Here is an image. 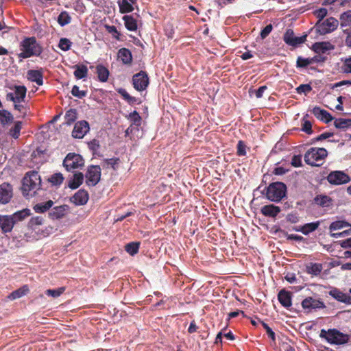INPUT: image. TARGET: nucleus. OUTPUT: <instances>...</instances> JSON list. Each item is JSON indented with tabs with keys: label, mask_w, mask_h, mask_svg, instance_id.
<instances>
[{
	"label": "nucleus",
	"mask_w": 351,
	"mask_h": 351,
	"mask_svg": "<svg viewBox=\"0 0 351 351\" xmlns=\"http://www.w3.org/2000/svg\"><path fill=\"white\" fill-rule=\"evenodd\" d=\"M41 179L36 171L27 172L22 180L21 191L25 197H33L40 188Z\"/></svg>",
	"instance_id": "nucleus-1"
},
{
	"label": "nucleus",
	"mask_w": 351,
	"mask_h": 351,
	"mask_svg": "<svg viewBox=\"0 0 351 351\" xmlns=\"http://www.w3.org/2000/svg\"><path fill=\"white\" fill-rule=\"evenodd\" d=\"M20 49L21 52L18 54V57L21 60L32 56H40L43 51L42 46L37 43L34 36L25 38L20 43Z\"/></svg>",
	"instance_id": "nucleus-2"
},
{
	"label": "nucleus",
	"mask_w": 351,
	"mask_h": 351,
	"mask_svg": "<svg viewBox=\"0 0 351 351\" xmlns=\"http://www.w3.org/2000/svg\"><path fill=\"white\" fill-rule=\"evenodd\" d=\"M287 186L281 182H275L269 184L263 191L266 198L276 203L280 202L287 194Z\"/></svg>",
	"instance_id": "nucleus-3"
},
{
	"label": "nucleus",
	"mask_w": 351,
	"mask_h": 351,
	"mask_svg": "<svg viewBox=\"0 0 351 351\" xmlns=\"http://www.w3.org/2000/svg\"><path fill=\"white\" fill-rule=\"evenodd\" d=\"M319 337L326 339L329 343L335 345L345 344L350 339L348 335L344 334L335 328L328 329V330L322 329Z\"/></svg>",
	"instance_id": "nucleus-4"
},
{
	"label": "nucleus",
	"mask_w": 351,
	"mask_h": 351,
	"mask_svg": "<svg viewBox=\"0 0 351 351\" xmlns=\"http://www.w3.org/2000/svg\"><path fill=\"white\" fill-rule=\"evenodd\" d=\"M339 25V21L333 17H330L324 21H317L314 28L320 35H325L335 31Z\"/></svg>",
	"instance_id": "nucleus-5"
},
{
	"label": "nucleus",
	"mask_w": 351,
	"mask_h": 351,
	"mask_svg": "<svg viewBox=\"0 0 351 351\" xmlns=\"http://www.w3.org/2000/svg\"><path fill=\"white\" fill-rule=\"evenodd\" d=\"M301 305L302 308L307 313L326 308L324 302L320 298H316L311 296L304 298L302 301Z\"/></svg>",
	"instance_id": "nucleus-6"
},
{
	"label": "nucleus",
	"mask_w": 351,
	"mask_h": 351,
	"mask_svg": "<svg viewBox=\"0 0 351 351\" xmlns=\"http://www.w3.org/2000/svg\"><path fill=\"white\" fill-rule=\"evenodd\" d=\"M149 84V79L147 73L144 71L134 74L132 77L133 87L137 91H143L145 90Z\"/></svg>",
	"instance_id": "nucleus-7"
},
{
	"label": "nucleus",
	"mask_w": 351,
	"mask_h": 351,
	"mask_svg": "<svg viewBox=\"0 0 351 351\" xmlns=\"http://www.w3.org/2000/svg\"><path fill=\"white\" fill-rule=\"evenodd\" d=\"M85 177L88 186H95L101 179V168L99 165H90L88 167Z\"/></svg>",
	"instance_id": "nucleus-8"
},
{
	"label": "nucleus",
	"mask_w": 351,
	"mask_h": 351,
	"mask_svg": "<svg viewBox=\"0 0 351 351\" xmlns=\"http://www.w3.org/2000/svg\"><path fill=\"white\" fill-rule=\"evenodd\" d=\"M306 34L300 37L295 36L293 30L291 29H288L284 34L283 40L287 45L289 46L297 47L305 43L306 40Z\"/></svg>",
	"instance_id": "nucleus-9"
},
{
	"label": "nucleus",
	"mask_w": 351,
	"mask_h": 351,
	"mask_svg": "<svg viewBox=\"0 0 351 351\" xmlns=\"http://www.w3.org/2000/svg\"><path fill=\"white\" fill-rule=\"evenodd\" d=\"M84 160L82 155H66L63 165L67 171H71L84 165Z\"/></svg>",
	"instance_id": "nucleus-10"
},
{
	"label": "nucleus",
	"mask_w": 351,
	"mask_h": 351,
	"mask_svg": "<svg viewBox=\"0 0 351 351\" xmlns=\"http://www.w3.org/2000/svg\"><path fill=\"white\" fill-rule=\"evenodd\" d=\"M327 180L332 184L340 185L349 182L350 181V178L343 171H335L328 174L327 176Z\"/></svg>",
	"instance_id": "nucleus-11"
},
{
	"label": "nucleus",
	"mask_w": 351,
	"mask_h": 351,
	"mask_svg": "<svg viewBox=\"0 0 351 351\" xmlns=\"http://www.w3.org/2000/svg\"><path fill=\"white\" fill-rule=\"evenodd\" d=\"M70 212V207L66 204L51 208L48 213L49 217L52 220L61 219Z\"/></svg>",
	"instance_id": "nucleus-12"
},
{
	"label": "nucleus",
	"mask_w": 351,
	"mask_h": 351,
	"mask_svg": "<svg viewBox=\"0 0 351 351\" xmlns=\"http://www.w3.org/2000/svg\"><path fill=\"white\" fill-rule=\"evenodd\" d=\"M26 92L27 88L25 86H15L14 93H8L6 95V99L14 103H21L24 101Z\"/></svg>",
	"instance_id": "nucleus-13"
},
{
	"label": "nucleus",
	"mask_w": 351,
	"mask_h": 351,
	"mask_svg": "<svg viewBox=\"0 0 351 351\" xmlns=\"http://www.w3.org/2000/svg\"><path fill=\"white\" fill-rule=\"evenodd\" d=\"M89 124L86 121H77L72 131V136L75 138H82L89 131Z\"/></svg>",
	"instance_id": "nucleus-14"
},
{
	"label": "nucleus",
	"mask_w": 351,
	"mask_h": 351,
	"mask_svg": "<svg viewBox=\"0 0 351 351\" xmlns=\"http://www.w3.org/2000/svg\"><path fill=\"white\" fill-rule=\"evenodd\" d=\"M12 186L7 182L0 185V204H8L12 197Z\"/></svg>",
	"instance_id": "nucleus-15"
},
{
	"label": "nucleus",
	"mask_w": 351,
	"mask_h": 351,
	"mask_svg": "<svg viewBox=\"0 0 351 351\" xmlns=\"http://www.w3.org/2000/svg\"><path fill=\"white\" fill-rule=\"evenodd\" d=\"M329 295L338 302L351 304V295L349 293H345L337 288H332L329 291Z\"/></svg>",
	"instance_id": "nucleus-16"
},
{
	"label": "nucleus",
	"mask_w": 351,
	"mask_h": 351,
	"mask_svg": "<svg viewBox=\"0 0 351 351\" xmlns=\"http://www.w3.org/2000/svg\"><path fill=\"white\" fill-rule=\"evenodd\" d=\"M14 225V221L11 215H0V228L3 233L10 232Z\"/></svg>",
	"instance_id": "nucleus-17"
},
{
	"label": "nucleus",
	"mask_w": 351,
	"mask_h": 351,
	"mask_svg": "<svg viewBox=\"0 0 351 351\" xmlns=\"http://www.w3.org/2000/svg\"><path fill=\"white\" fill-rule=\"evenodd\" d=\"M27 78L28 80L36 83L37 85L42 86L43 84V69L27 71Z\"/></svg>",
	"instance_id": "nucleus-18"
},
{
	"label": "nucleus",
	"mask_w": 351,
	"mask_h": 351,
	"mask_svg": "<svg viewBox=\"0 0 351 351\" xmlns=\"http://www.w3.org/2000/svg\"><path fill=\"white\" fill-rule=\"evenodd\" d=\"M88 198V193L84 189H80L71 197L70 200L75 205H84L87 203Z\"/></svg>",
	"instance_id": "nucleus-19"
},
{
	"label": "nucleus",
	"mask_w": 351,
	"mask_h": 351,
	"mask_svg": "<svg viewBox=\"0 0 351 351\" xmlns=\"http://www.w3.org/2000/svg\"><path fill=\"white\" fill-rule=\"evenodd\" d=\"M312 112L317 119L325 122L326 123L330 122L334 119L328 111L322 109L318 106H315L312 110Z\"/></svg>",
	"instance_id": "nucleus-20"
},
{
	"label": "nucleus",
	"mask_w": 351,
	"mask_h": 351,
	"mask_svg": "<svg viewBox=\"0 0 351 351\" xmlns=\"http://www.w3.org/2000/svg\"><path fill=\"white\" fill-rule=\"evenodd\" d=\"M278 300L283 307L289 308L292 304L291 293L285 289H282L278 292Z\"/></svg>",
	"instance_id": "nucleus-21"
},
{
	"label": "nucleus",
	"mask_w": 351,
	"mask_h": 351,
	"mask_svg": "<svg viewBox=\"0 0 351 351\" xmlns=\"http://www.w3.org/2000/svg\"><path fill=\"white\" fill-rule=\"evenodd\" d=\"M280 211V208L274 204L265 205L261 209V212L264 216L274 218L276 217Z\"/></svg>",
	"instance_id": "nucleus-22"
},
{
	"label": "nucleus",
	"mask_w": 351,
	"mask_h": 351,
	"mask_svg": "<svg viewBox=\"0 0 351 351\" xmlns=\"http://www.w3.org/2000/svg\"><path fill=\"white\" fill-rule=\"evenodd\" d=\"M311 49L316 53L321 54L334 49V46L329 42H316L312 45Z\"/></svg>",
	"instance_id": "nucleus-23"
},
{
	"label": "nucleus",
	"mask_w": 351,
	"mask_h": 351,
	"mask_svg": "<svg viewBox=\"0 0 351 351\" xmlns=\"http://www.w3.org/2000/svg\"><path fill=\"white\" fill-rule=\"evenodd\" d=\"M320 225V221H317L315 222L311 223H305L304 226L295 228L294 230L297 232H301L304 235H308L311 232H314L315 230L318 228V227Z\"/></svg>",
	"instance_id": "nucleus-24"
},
{
	"label": "nucleus",
	"mask_w": 351,
	"mask_h": 351,
	"mask_svg": "<svg viewBox=\"0 0 351 351\" xmlns=\"http://www.w3.org/2000/svg\"><path fill=\"white\" fill-rule=\"evenodd\" d=\"M118 58L124 64H131L132 62V55L131 51L127 48H121L117 53Z\"/></svg>",
	"instance_id": "nucleus-25"
},
{
	"label": "nucleus",
	"mask_w": 351,
	"mask_h": 351,
	"mask_svg": "<svg viewBox=\"0 0 351 351\" xmlns=\"http://www.w3.org/2000/svg\"><path fill=\"white\" fill-rule=\"evenodd\" d=\"M332 199L326 195H317L313 199V203L320 207H329L332 204Z\"/></svg>",
	"instance_id": "nucleus-26"
},
{
	"label": "nucleus",
	"mask_w": 351,
	"mask_h": 351,
	"mask_svg": "<svg viewBox=\"0 0 351 351\" xmlns=\"http://www.w3.org/2000/svg\"><path fill=\"white\" fill-rule=\"evenodd\" d=\"M117 93L126 101L130 105L140 104L142 101L139 98L131 96L125 89L119 88L117 89Z\"/></svg>",
	"instance_id": "nucleus-27"
},
{
	"label": "nucleus",
	"mask_w": 351,
	"mask_h": 351,
	"mask_svg": "<svg viewBox=\"0 0 351 351\" xmlns=\"http://www.w3.org/2000/svg\"><path fill=\"white\" fill-rule=\"evenodd\" d=\"M124 21L125 28L132 32H135L138 29V23L136 19L132 15H124L122 18Z\"/></svg>",
	"instance_id": "nucleus-28"
},
{
	"label": "nucleus",
	"mask_w": 351,
	"mask_h": 351,
	"mask_svg": "<svg viewBox=\"0 0 351 351\" xmlns=\"http://www.w3.org/2000/svg\"><path fill=\"white\" fill-rule=\"evenodd\" d=\"M96 73L97 74L98 80L100 82H106L108 81L110 73L106 66H103L102 64L97 65Z\"/></svg>",
	"instance_id": "nucleus-29"
},
{
	"label": "nucleus",
	"mask_w": 351,
	"mask_h": 351,
	"mask_svg": "<svg viewBox=\"0 0 351 351\" xmlns=\"http://www.w3.org/2000/svg\"><path fill=\"white\" fill-rule=\"evenodd\" d=\"M54 202L52 200H48L46 202L36 204L34 206V210L37 213H44L47 210H50Z\"/></svg>",
	"instance_id": "nucleus-30"
},
{
	"label": "nucleus",
	"mask_w": 351,
	"mask_h": 351,
	"mask_svg": "<svg viewBox=\"0 0 351 351\" xmlns=\"http://www.w3.org/2000/svg\"><path fill=\"white\" fill-rule=\"evenodd\" d=\"M84 175L82 173H75L73 179L69 180L68 186L71 189H77L83 182Z\"/></svg>",
	"instance_id": "nucleus-31"
},
{
	"label": "nucleus",
	"mask_w": 351,
	"mask_h": 351,
	"mask_svg": "<svg viewBox=\"0 0 351 351\" xmlns=\"http://www.w3.org/2000/svg\"><path fill=\"white\" fill-rule=\"evenodd\" d=\"M30 215V210L28 208H25L21 210L15 212L13 215H11V217H13V220L14 221L15 224H16L18 222L24 220Z\"/></svg>",
	"instance_id": "nucleus-32"
},
{
	"label": "nucleus",
	"mask_w": 351,
	"mask_h": 351,
	"mask_svg": "<svg viewBox=\"0 0 351 351\" xmlns=\"http://www.w3.org/2000/svg\"><path fill=\"white\" fill-rule=\"evenodd\" d=\"M29 292V288L27 285H23L21 288L12 291L9 295L8 298L10 300H16L20 298Z\"/></svg>",
	"instance_id": "nucleus-33"
},
{
	"label": "nucleus",
	"mask_w": 351,
	"mask_h": 351,
	"mask_svg": "<svg viewBox=\"0 0 351 351\" xmlns=\"http://www.w3.org/2000/svg\"><path fill=\"white\" fill-rule=\"evenodd\" d=\"M117 4L121 14L130 13L134 10L133 5L128 0H118Z\"/></svg>",
	"instance_id": "nucleus-34"
},
{
	"label": "nucleus",
	"mask_w": 351,
	"mask_h": 351,
	"mask_svg": "<svg viewBox=\"0 0 351 351\" xmlns=\"http://www.w3.org/2000/svg\"><path fill=\"white\" fill-rule=\"evenodd\" d=\"M75 70L73 73L75 78L80 80L85 78L88 75V68L84 64H76L74 66Z\"/></svg>",
	"instance_id": "nucleus-35"
},
{
	"label": "nucleus",
	"mask_w": 351,
	"mask_h": 351,
	"mask_svg": "<svg viewBox=\"0 0 351 351\" xmlns=\"http://www.w3.org/2000/svg\"><path fill=\"white\" fill-rule=\"evenodd\" d=\"M77 119V111L75 108H70L67 110L64 115L65 124L71 125Z\"/></svg>",
	"instance_id": "nucleus-36"
},
{
	"label": "nucleus",
	"mask_w": 351,
	"mask_h": 351,
	"mask_svg": "<svg viewBox=\"0 0 351 351\" xmlns=\"http://www.w3.org/2000/svg\"><path fill=\"white\" fill-rule=\"evenodd\" d=\"M334 125L336 128L346 130L351 126V119L343 118L335 119Z\"/></svg>",
	"instance_id": "nucleus-37"
},
{
	"label": "nucleus",
	"mask_w": 351,
	"mask_h": 351,
	"mask_svg": "<svg viewBox=\"0 0 351 351\" xmlns=\"http://www.w3.org/2000/svg\"><path fill=\"white\" fill-rule=\"evenodd\" d=\"M64 179L63 175L61 173H56L49 177L47 180L52 186H59L63 182Z\"/></svg>",
	"instance_id": "nucleus-38"
},
{
	"label": "nucleus",
	"mask_w": 351,
	"mask_h": 351,
	"mask_svg": "<svg viewBox=\"0 0 351 351\" xmlns=\"http://www.w3.org/2000/svg\"><path fill=\"white\" fill-rule=\"evenodd\" d=\"M58 24L63 27L66 25H68L71 21V17L69 14L66 11H62L60 12L59 16H58Z\"/></svg>",
	"instance_id": "nucleus-39"
},
{
	"label": "nucleus",
	"mask_w": 351,
	"mask_h": 351,
	"mask_svg": "<svg viewBox=\"0 0 351 351\" xmlns=\"http://www.w3.org/2000/svg\"><path fill=\"white\" fill-rule=\"evenodd\" d=\"M347 227L351 228V224L346 221H336L331 223L329 226V230L330 232H332Z\"/></svg>",
	"instance_id": "nucleus-40"
},
{
	"label": "nucleus",
	"mask_w": 351,
	"mask_h": 351,
	"mask_svg": "<svg viewBox=\"0 0 351 351\" xmlns=\"http://www.w3.org/2000/svg\"><path fill=\"white\" fill-rule=\"evenodd\" d=\"M322 270V265L319 263H311L310 265L306 266L307 273L315 276L319 275Z\"/></svg>",
	"instance_id": "nucleus-41"
},
{
	"label": "nucleus",
	"mask_w": 351,
	"mask_h": 351,
	"mask_svg": "<svg viewBox=\"0 0 351 351\" xmlns=\"http://www.w3.org/2000/svg\"><path fill=\"white\" fill-rule=\"evenodd\" d=\"M13 117L10 112L5 110H0V123L2 125H5L10 123Z\"/></svg>",
	"instance_id": "nucleus-42"
},
{
	"label": "nucleus",
	"mask_w": 351,
	"mask_h": 351,
	"mask_svg": "<svg viewBox=\"0 0 351 351\" xmlns=\"http://www.w3.org/2000/svg\"><path fill=\"white\" fill-rule=\"evenodd\" d=\"M140 243L138 242H130L128 243L125 247V251L132 256L137 254L139 249Z\"/></svg>",
	"instance_id": "nucleus-43"
},
{
	"label": "nucleus",
	"mask_w": 351,
	"mask_h": 351,
	"mask_svg": "<svg viewBox=\"0 0 351 351\" xmlns=\"http://www.w3.org/2000/svg\"><path fill=\"white\" fill-rule=\"evenodd\" d=\"M308 114H305L302 118V130L308 134H311L313 132L312 123L307 119Z\"/></svg>",
	"instance_id": "nucleus-44"
},
{
	"label": "nucleus",
	"mask_w": 351,
	"mask_h": 351,
	"mask_svg": "<svg viewBox=\"0 0 351 351\" xmlns=\"http://www.w3.org/2000/svg\"><path fill=\"white\" fill-rule=\"evenodd\" d=\"M340 23L341 27L351 25V10H348L341 14Z\"/></svg>",
	"instance_id": "nucleus-45"
},
{
	"label": "nucleus",
	"mask_w": 351,
	"mask_h": 351,
	"mask_svg": "<svg viewBox=\"0 0 351 351\" xmlns=\"http://www.w3.org/2000/svg\"><path fill=\"white\" fill-rule=\"evenodd\" d=\"M22 128V122L21 121H16L14 123V125L10 128L9 134L10 136H12L14 138L16 139L19 138L20 135V132Z\"/></svg>",
	"instance_id": "nucleus-46"
},
{
	"label": "nucleus",
	"mask_w": 351,
	"mask_h": 351,
	"mask_svg": "<svg viewBox=\"0 0 351 351\" xmlns=\"http://www.w3.org/2000/svg\"><path fill=\"white\" fill-rule=\"evenodd\" d=\"M43 218L40 216H36L32 217L28 222V227L32 230H36V226H40L43 223Z\"/></svg>",
	"instance_id": "nucleus-47"
},
{
	"label": "nucleus",
	"mask_w": 351,
	"mask_h": 351,
	"mask_svg": "<svg viewBox=\"0 0 351 351\" xmlns=\"http://www.w3.org/2000/svg\"><path fill=\"white\" fill-rule=\"evenodd\" d=\"M128 119L132 121V124L139 126L141 124V117L139 115L138 112L136 110L130 113L128 116Z\"/></svg>",
	"instance_id": "nucleus-48"
},
{
	"label": "nucleus",
	"mask_w": 351,
	"mask_h": 351,
	"mask_svg": "<svg viewBox=\"0 0 351 351\" xmlns=\"http://www.w3.org/2000/svg\"><path fill=\"white\" fill-rule=\"evenodd\" d=\"M65 291V287H62L57 289H47L45 291V294L48 296H51L53 298H58L60 296L64 291Z\"/></svg>",
	"instance_id": "nucleus-49"
},
{
	"label": "nucleus",
	"mask_w": 351,
	"mask_h": 351,
	"mask_svg": "<svg viewBox=\"0 0 351 351\" xmlns=\"http://www.w3.org/2000/svg\"><path fill=\"white\" fill-rule=\"evenodd\" d=\"M311 60L309 58H305L302 56H298L296 60L297 68H306L311 65Z\"/></svg>",
	"instance_id": "nucleus-50"
},
{
	"label": "nucleus",
	"mask_w": 351,
	"mask_h": 351,
	"mask_svg": "<svg viewBox=\"0 0 351 351\" xmlns=\"http://www.w3.org/2000/svg\"><path fill=\"white\" fill-rule=\"evenodd\" d=\"M72 43L69 39L62 38L60 39L58 47L62 51H66L70 49Z\"/></svg>",
	"instance_id": "nucleus-51"
},
{
	"label": "nucleus",
	"mask_w": 351,
	"mask_h": 351,
	"mask_svg": "<svg viewBox=\"0 0 351 351\" xmlns=\"http://www.w3.org/2000/svg\"><path fill=\"white\" fill-rule=\"evenodd\" d=\"M258 322H260L265 330H266V332L268 335V337L274 341H276V335L275 332L273 331V330L268 326L267 324L265 323L264 322L261 321V319H258Z\"/></svg>",
	"instance_id": "nucleus-52"
},
{
	"label": "nucleus",
	"mask_w": 351,
	"mask_h": 351,
	"mask_svg": "<svg viewBox=\"0 0 351 351\" xmlns=\"http://www.w3.org/2000/svg\"><path fill=\"white\" fill-rule=\"evenodd\" d=\"M71 94L74 97L82 99L86 95L87 91L86 90H80L79 86H77V85H74L71 90Z\"/></svg>",
	"instance_id": "nucleus-53"
},
{
	"label": "nucleus",
	"mask_w": 351,
	"mask_h": 351,
	"mask_svg": "<svg viewBox=\"0 0 351 351\" xmlns=\"http://www.w3.org/2000/svg\"><path fill=\"white\" fill-rule=\"evenodd\" d=\"M105 28L106 31L108 33L111 34L114 38H116L117 40H120L121 34L119 33V32H118L115 26L106 25Z\"/></svg>",
	"instance_id": "nucleus-54"
},
{
	"label": "nucleus",
	"mask_w": 351,
	"mask_h": 351,
	"mask_svg": "<svg viewBox=\"0 0 351 351\" xmlns=\"http://www.w3.org/2000/svg\"><path fill=\"white\" fill-rule=\"evenodd\" d=\"M312 90V86L309 84H300L296 88V92L298 94L304 93L306 95Z\"/></svg>",
	"instance_id": "nucleus-55"
},
{
	"label": "nucleus",
	"mask_w": 351,
	"mask_h": 351,
	"mask_svg": "<svg viewBox=\"0 0 351 351\" xmlns=\"http://www.w3.org/2000/svg\"><path fill=\"white\" fill-rule=\"evenodd\" d=\"M305 162L312 167H320L321 163H315L316 155H304Z\"/></svg>",
	"instance_id": "nucleus-56"
},
{
	"label": "nucleus",
	"mask_w": 351,
	"mask_h": 351,
	"mask_svg": "<svg viewBox=\"0 0 351 351\" xmlns=\"http://www.w3.org/2000/svg\"><path fill=\"white\" fill-rule=\"evenodd\" d=\"M328 10L326 8H322L318 10H316L314 12V15L318 19V21L322 22L324 17L327 15Z\"/></svg>",
	"instance_id": "nucleus-57"
},
{
	"label": "nucleus",
	"mask_w": 351,
	"mask_h": 351,
	"mask_svg": "<svg viewBox=\"0 0 351 351\" xmlns=\"http://www.w3.org/2000/svg\"><path fill=\"white\" fill-rule=\"evenodd\" d=\"M343 73H351V58H346L341 66Z\"/></svg>",
	"instance_id": "nucleus-58"
},
{
	"label": "nucleus",
	"mask_w": 351,
	"mask_h": 351,
	"mask_svg": "<svg viewBox=\"0 0 351 351\" xmlns=\"http://www.w3.org/2000/svg\"><path fill=\"white\" fill-rule=\"evenodd\" d=\"M237 154H246L249 151V148L243 141H239L237 145Z\"/></svg>",
	"instance_id": "nucleus-59"
},
{
	"label": "nucleus",
	"mask_w": 351,
	"mask_h": 351,
	"mask_svg": "<svg viewBox=\"0 0 351 351\" xmlns=\"http://www.w3.org/2000/svg\"><path fill=\"white\" fill-rule=\"evenodd\" d=\"M311 60V64L313 63H324L327 60V57L324 56L322 54L317 53L315 56L312 58H309Z\"/></svg>",
	"instance_id": "nucleus-60"
},
{
	"label": "nucleus",
	"mask_w": 351,
	"mask_h": 351,
	"mask_svg": "<svg viewBox=\"0 0 351 351\" xmlns=\"http://www.w3.org/2000/svg\"><path fill=\"white\" fill-rule=\"evenodd\" d=\"M273 26L271 24L266 25L261 32L260 36L262 39H265L271 32Z\"/></svg>",
	"instance_id": "nucleus-61"
},
{
	"label": "nucleus",
	"mask_w": 351,
	"mask_h": 351,
	"mask_svg": "<svg viewBox=\"0 0 351 351\" xmlns=\"http://www.w3.org/2000/svg\"><path fill=\"white\" fill-rule=\"evenodd\" d=\"M302 155H293L291 159V165L295 167H298L302 165Z\"/></svg>",
	"instance_id": "nucleus-62"
},
{
	"label": "nucleus",
	"mask_w": 351,
	"mask_h": 351,
	"mask_svg": "<svg viewBox=\"0 0 351 351\" xmlns=\"http://www.w3.org/2000/svg\"><path fill=\"white\" fill-rule=\"evenodd\" d=\"M88 145L89 149L93 152V154H95V152L97 151L99 147V141L96 139H93V141H90Z\"/></svg>",
	"instance_id": "nucleus-63"
},
{
	"label": "nucleus",
	"mask_w": 351,
	"mask_h": 351,
	"mask_svg": "<svg viewBox=\"0 0 351 351\" xmlns=\"http://www.w3.org/2000/svg\"><path fill=\"white\" fill-rule=\"evenodd\" d=\"M119 162H120V160L118 158H112L106 160V162H107L108 165H110L111 167L114 170L118 168Z\"/></svg>",
	"instance_id": "nucleus-64"
}]
</instances>
